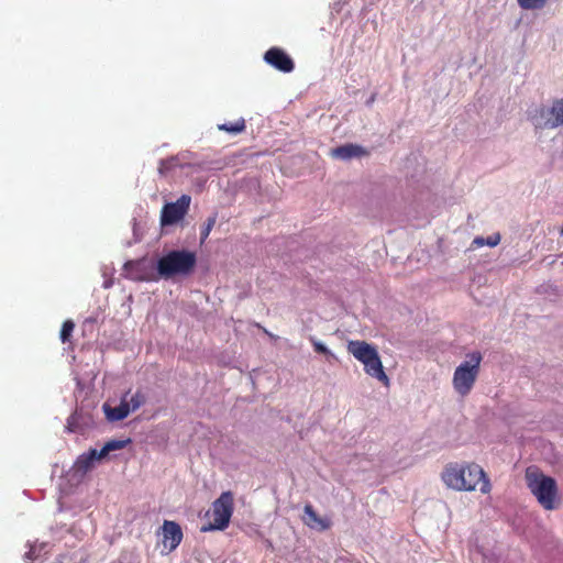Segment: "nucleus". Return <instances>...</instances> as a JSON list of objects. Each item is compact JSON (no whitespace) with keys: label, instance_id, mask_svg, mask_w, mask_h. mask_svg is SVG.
I'll use <instances>...</instances> for the list:
<instances>
[{"label":"nucleus","instance_id":"nucleus-1","mask_svg":"<svg viewBox=\"0 0 563 563\" xmlns=\"http://www.w3.org/2000/svg\"><path fill=\"white\" fill-rule=\"evenodd\" d=\"M442 478L448 487L456 490H474L478 484H481L479 490L483 494L490 489L489 481L483 468L475 463L448 466Z\"/></svg>","mask_w":563,"mask_h":563},{"label":"nucleus","instance_id":"nucleus-2","mask_svg":"<svg viewBox=\"0 0 563 563\" xmlns=\"http://www.w3.org/2000/svg\"><path fill=\"white\" fill-rule=\"evenodd\" d=\"M196 254L187 250H173L161 256L156 262V271L161 278L168 280L177 276L190 275L196 266Z\"/></svg>","mask_w":563,"mask_h":563},{"label":"nucleus","instance_id":"nucleus-3","mask_svg":"<svg viewBox=\"0 0 563 563\" xmlns=\"http://www.w3.org/2000/svg\"><path fill=\"white\" fill-rule=\"evenodd\" d=\"M347 351L364 365V371L367 375L376 378L384 385L389 384V378L384 371L379 354L374 345L365 341H350L347 343Z\"/></svg>","mask_w":563,"mask_h":563},{"label":"nucleus","instance_id":"nucleus-4","mask_svg":"<svg viewBox=\"0 0 563 563\" xmlns=\"http://www.w3.org/2000/svg\"><path fill=\"white\" fill-rule=\"evenodd\" d=\"M526 481L530 492L544 509L552 510L555 508L558 487L554 478L529 467L526 471Z\"/></svg>","mask_w":563,"mask_h":563},{"label":"nucleus","instance_id":"nucleus-5","mask_svg":"<svg viewBox=\"0 0 563 563\" xmlns=\"http://www.w3.org/2000/svg\"><path fill=\"white\" fill-rule=\"evenodd\" d=\"M482 358L481 352L468 353L466 360L455 368L452 384L459 395L466 396L473 388L479 373Z\"/></svg>","mask_w":563,"mask_h":563},{"label":"nucleus","instance_id":"nucleus-6","mask_svg":"<svg viewBox=\"0 0 563 563\" xmlns=\"http://www.w3.org/2000/svg\"><path fill=\"white\" fill-rule=\"evenodd\" d=\"M528 119L537 130L556 129L563 125V98L555 99L551 107L542 104L529 110Z\"/></svg>","mask_w":563,"mask_h":563},{"label":"nucleus","instance_id":"nucleus-7","mask_svg":"<svg viewBox=\"0 0 563 563\" xmlns=\"http://www.w3.org/2000/svg\"><path fill=\"white\" fill-rule=\"evenodd\" d=\"M233 514V494L223 492L212 504V522L201 527L202 532L224 530Z\"/></svg>","mask_w":563,"mask_h":563},{"label":"nucleus","instance_id":"nucleus-8","mask_svg":"<svg viewBox=\"0 0 563 563\" xmlns=\"http://www.w3.org/2000/svg\"><path fill=\"white\" fill-rule=\"evenodd\" d=\"M190 201V196L181 195L175 202L166 203L162 209L161 223L172 225L180 221L187 213Z\"/></svg>","mask_w":563,"mask_h":563},{"label":"nucleus","instance_id":"nucleus-9","mask_svg":"<svg viewBox=\"0 0 563 563\" xmlns=\"http://www.w3.org/2000/svg\"><path fill=\"white\" fill-rule=\"evenodd\" d=\"M162 530V543L166 553H170L177 549L183 540V530L179 523L172 520H165Z\"/></svg>","mask_w":563,"mask_h":563},{"label":"nucleus","instance_id":"nucleus-10","mask_svg":"<svg viewBox=\"0 0 563 563\" xmlns=\"http://www.w3.org/2000/svg\"><path fill=\"white\" fill-rule=\"evenodd\" d=\"M126 277L137 282H150L156 278L153 275V266L148 265L145 258L129 261L124 264Z\"/></svg>","mask_w":563,"mask_h":563},{"label":"nucleus","instance_id":"nucleus-11","mask_svg":"<svg viewBox=\"0 0 563 563\" xmlns=\"http://www.w3.org/2000/svg\"><path fill=\"white\" fill-rule=\"evenodd\" d=\"M264 60L283 73H290L295 68L291 57L278 47L269 48L264 55Z\"/></svg>","mask_w":563,"mask_h":563},{"label":"nucleus","instance_id":"nucleus-12","mask_svg":"<svg viewBox=\"0 0 563 563\" xmlns=\"http://www.w3.org/2000/svg\"><path fill=\"white\" fill-rule=\"evenodd\" d=\"M93 424L90 411L84 408L76 409L67 419V430L77 432L87 429Z\"/></svg>","mask_w":563,"mask_h":563},{"label":"nucleus","instance_id":"nucleus-13","mask_svg":"<svg viewBox=\"0 0 563 563\" xmlns=\"http://www.w3.org/2000/svg\"><path fill=\"white\" fill-rule=\"evenodd\" d=\"M331 155L341 161H350L367 155V151L358 144L347 143L333 148Z\"/></svg>","mask_w":563,"mask_h":563},{"label":"nucleus","instance_id":"nucleus-14","mask_svg":"<svg viewBox=\"0 0 563 563\" xmlns=\"http://www.w3.org/2000/svg\"><path fill=\"white\" fill-rule=\"evenodd\" d=\"M303 522L317 531H325L331 527V521L328 518L320 517L311 505H306L303 508Z\"/></svg>","mask_w":563,"mask_h":563},{"label":"nucleus","instance_id":"nucleus-15","mask_svg":"<svg viewBox=\"0 0 563 563\" xmlns=\"http://www.w3.org/2000/svg\"><path fill=\"white\" fill-rule=\"evenodd\" d=\"M189 156H191V153L185 152V153H180L176 156H172L167 159H161L159 166H158L159 175L165 176L169 170H172L173 168H175L177 166L181 167V168H184L185 166H190V164L186 162V159Z\"/></svg>","mask_w":563,"mask_h":563},{"label":"nucleus","instance_id":"nucleus-16","mask_svg":"<svg viewBox=\"0 0 563 563\" xmlns=\"http://www.w3.org/2000/svg\"><path fill=\"white\" fill-rule=\"evenodd\" d=\"M102 410L109 422L121 421L130 415L129 407L125 404V399L122 398L120 400L119 406L117 407H111L108 402H104L102 405Z\"/></svg>","mask_w":563,"mask_h":563},{"label":"nucleus","instance_id":"nucleus-17","mask_svg":"<svg viewBox=\"0 0 563 563\" xmlns=\"http://www.w3.org/2000/svg\"><path fill=\"white\" fill-rule=\"evenodd\" d=\"M95 461H101L97 449H90L80 454L75 462L76 472L86 474L93 466Z\"/></svg>","mask_w":563,"mask_h":563},{"label":"nucleus","instance_id":"nucleus-18","mask_svg":"<svg viewBox=\"0 0 563 563\" xmlns=\"http://www.w3.org/2000/svg\"><path fill=\"white\" fill-rule=\"evenodd\" d=\"M48 552L49 543L47 542L30 544V550L24 554V559L30 562H35L41 560Z\"/></svg>","mask_w":563,"mask_h":563},{"label":"nucleus","instance_id":"nucleus-19","mask_svg":"<svg viewBox=\"0 0 563 563\" xmlns=\"http://www.w3.org/2000/svg\"><path fill=\"white\" fill-rule=\"evenodd\" d=\"M131 442L130 439L125 440H110L100 450H97L101 460L106 459L110 452L124 449Z\"/></svg>","mask_w":563,"mask_h":563},{"label":"nucleus","instance_id":"nucleus-20","mask_svg":"<svg viewBox=\"0 0 563 563\" xmlns=\"http://www.w3.org/2000/svg\"><path fill=\"white\" fill-rule=\"evenodd\" d=\"M129 394H130L129 391L125 393L122 396V399H125V404L129 407V411L130 412H134V411H136L139 408H141L145 404L146 397L140 390H137L136 393H134L130 397H129Z\"/></svg>","mask_w":563,"mask_h":563},{"label":"nucleus","instance_id":"nucleus-21","mask_svg":"<svg viewBox=\"0 0 563 563\" xmlns=\"http://www.w3.org/2000/svg\"><path fill=\"white\" fill-rule=\"evenodd\" d=\"M219 129L233 134L241 133L245 129V121L244 119H239L234 123H223L219 125Z\"/></svg>","mask_w":563,"mask_h":563},{"label":"nucleus","instance_id":"nucleus-22","mask_svg":"<svg viewBox=\"0 0 563 563\" xmlns=\"http://www.w3.org/2000/svg\"><path fill=\"white\" fill-rule=\"evenodd\" d=\"M217 222V213L210 216L207 221L205 222V224L202 225L201 228V232H200V243L202 244L209 236L212 228L214 227Z\"/></svg>","mask_w":563,"mask_h":563},{"label":"nucleus","instance_id":"nucleus-23","mask_svg":"<svg viewBox=\"0 0 563 563\" xmlns=\"http://www.w3.org/2000/svg\"><path fill=\"white\" fill-rule=\"evenodd\" d=\"M519 5L526 10H536L544 7L548 0H517Z\"/></svg>","mask_w":563,"mask_h":563},{"label":"nucleus","instance_id":"nucleus-24","mask_svg":"<svg viewBox=\"0 0 563 563\" xmlns=\"http://www.w3.org/2000/svg\"><path fill=\"white\" fill-rule=\"evenodd\" d=\"M310 342L317 353L324 354L325 356H334L333 353L327 347L324 343L317 340L314 336H310Z\"/></svg>","mask_w":563,"mask_h":563},{"label":"nucleus","instance_id":"nucleus-25","mask_svg":"<svg viewBox=\"0 0 563 563\" xmlns=\"http://www.w3.org/2000/svg\"><path fill=\"white\" fill-rule=\"evenodd\" d=\"M74 328H75V323L71 320H66L63 323V327H62V330H60V340H62L63 343L68 341V339L70 338V335H71V333L74 331Z\"/></svg>","mask_w":563,"mask_h":563},{"label":"nucleus","instance_id":"nucleus-26","mask_svg":"<svg viewBox=\"0 0 563 563\" xmlns=\"http://www.w3.org/2000/svg\"><path fill=\"white\" fill-rule=\"evenodd\" d=\"M499 242H500V235L499 234H493V235H489L486 239L485 245L494 247V246L498 245Z\"/></svg>","mask_w":563,"mask_h":563},{"label":"nucleus","instance_id":"nucleus-27","mask_svg":"<svg viewBox=\"0 0 563 563\" xmlns=\"http://www.w3.org/2000/svg\"><path fill=\"white\" fill-rule=\"evenodd\" d=\"M485 242H486V239L482 238V236H477L473 240V244L477 245V246H483L485 245Z\"/></svg>","mask_w":563,"mask_h":563},{"label":"nucleus","instance_id":"nucleus-28","mask_svg":"<svg viewBox=\"0 0 563 563\" xmlns=\"http://www.w3.org/2000/svg\"><path fill=\"white\" fill-rule=\"evenodd\" d=\"M347 562H349V561H347V559H345V558H339V559L335 561V563H347Z\"/></svg>","mask_w":563,"mask_h":563},{"label":"nucleus","instance_id":"nucleus-29","mask_svg":"<svg viewBox=\"0 0 563 563\" xmlns=\"http://www.w3.org/2000/svg\"><path fill=\"white\" fill-rule=\"evenodd\" d=\"M375 100V96H372L371 99L366 102L368 106L372 104Z\"/></svg>","mask_w":563,"mask_h":563},{"label":"nucleus","instance_id":"nucleus-30","mask_svg":"<svg viewBox=\"0 0 563 563\" xmlns=\"http://www.w3.org/2000/svg\"><path fill=\"white\" fill-rule=\"evenodd\" d=\"M111 286V282H104L103 287L109 288Z\"/></svg>","mask_w":563,"mask_h":563}]
</instances>
